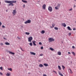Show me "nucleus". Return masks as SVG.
I'll return each mask as SVG.
<instances>
[{
    "label": "nucleus",
    "mask_w": 76,
    "mask_h": 76,
    "mask_svg": "<svg viewBox=\"0 0 76 76\" xmlns=\"http://www.w3.org/2000/svg\"><path fill=\"white\" fill-rule=\"evenodd\" d=\"M5 3H10V4H8L9 6H13L14 4L13 3H16V1H4Z\"/></svg>",
    "instance_id": "f257e3e1"
},
{
    "label": "nucleus",
    "mask_w": 76,
    "mask_h": 76,
    "mask_svg": "<svg viewBox=\"0 0 76 76\" xmlns=\"http://www.w3.org/2000/svg\"><path fill=\"white\" fill-rule=\"evenodd\" d=\"M60 5H61V4H58V6L55 7V9H56V10H58V9H59V8H60Z\"/></svg>",
    "instance_id": "f03ea898"
},
{
    "label": "nucleus",
    "mask_w": 76,
    "mask_h": 76,
    "mask_svg": "<svg viewBox=\"0 0 76 76\" xmlns=\"http://www.w3.org/2000/svg\"><path fill=\"white\" fill-rule=\"evenodd\" d=\"M49 42H52V41H54V39L53 38H49L48 39Z\"/></svg>",
    "instance_id": "7ed1b4c3"
},
{
    "label": "nucleus",
    "mask_w": 76,
    "mask_h": 76,
    "mask_svg": "<svg viewBox=\"0 0 76 76\" xmlns=\"http://www.w3.org/2000/svg\"><path fill=\"white\" fill-rule=\"evenodd\" d=\"M48 10L50 11V12H51L53 11V8L51 7V6H49L48 7Z\"/></svg>",
    "instance_id": "20e7f679"
},
{
    "label": "nucleus",
    "mask_w": 76,
    "mask_h": 76,
    "mask_svg": "<svg viewBox=\"0 0 76 76\" xmlns=\"http://www.w3.org/2000/svg\"><path fill=\"white\" fill-rule=\"evenodd\" d=\"M31 22V20H28L27 21L24 22L25 24H27V23H30Z\"/></svg>",
    "instance_id": "39448f33"
},
{
    "label": "nucleus",
    "mask_w": 76,
    "mask_h": 76,
    "mask_svg": "<svg viewBox=\"0 0 76 76\" xmlns=\"http://www.w3.org/2000/svg\"><path fill=\"white\" fill-rule=\"evenodd\" d=\"M32 39H33L32 37H30L28 38V41L29 42H31Z\"/></svg>",
    "instance_id": "423d86ee"
},
{
    "label": "nucleus",
    "mask_w": 76,
    "mask_h": 76,
    "mask_svg": "<svg viewBox=\"0 0 76 76\" xmlns=\"http://www.w3.org/2000/svg\"><path fill=\"white\" fill-rule=\"evenodd\" d=\"M16 10H14L13 11L12 14H13V16H14L16 15Z\"/></svg>",
    "instance_id": "0eeeda50"
},
{
    "label": "nucleus",
    "mask_w": 76,
    "mask_h": 76,
    "mask_svg": "<svg viewBox=\"0 0 76 76\" xmlns=\"http://www.w3.org/2000/svg\"><path fill=\"white\" fill-rule=\"evenodd\" d=\"M45 7H46V5L44 4L42 6V8L44 10H45Z\"/></svg>",
    "instance_id": "6e6552de"
},
{
    "label": "nucleus",
    "mask_w": 76,
    "mask_h": 76,
    "mask_svg": "<svg viewBox=\"0 0 76 76\" xmlns=\"http://www.w3.org/2000/svg\"><path fill=\"white\" fill-rule=\"evenodd\" d=\"M61 25L62 26H63L64 27H66V25L64 23H62Z\"/></svg>",
    "instance_id": "1a4fd4ad"
},
{
    "label": "nucleus",
    "mask_w": 76,
    "mask_h": 76,
    "mask_svg": "<svg viewBox=\"0 0 76 76\" xmlns=\"http://www.w3.org/2000/svg\"><path fill=\"white\" fill-rule=\"evenodd\" d=\"M32 42L34 45H35V46H36V45H36V44H35V43H36V41H32Z\"/></svg>",
    "instance_id": "9d476101"
},
{
    "label": "nucleus",
    "mask_w": 76,
    "mask_h": 76,
    "mask_svg": "<svg viewBox=\"0 0 76 76\" xmlns=\"http://www.w3.org/2000/svg\"><path fill=\"white\" fill-rule=\"evenodd\" d=\"M30 54H31V55H35L36 54V53H34V52H30Z\"/></svg>",
    "instance_id": "9b49d317"
},
{
    "label": "nucleus",
    "mask_w": 76,
    "mask_h": 76,
    "mask_svg": "<svg viewBox=\"0 0 76 76\" xmlns=\"http://www.w3.org/2000/svg\"><path fill=\"white\" fill-rule=\"evenodd\" d=\"M43 65L45 66H46V67H47V66H48V64H44Z\"/></svg>",
    "instance_id": "f8f14e48"
},
{
    "label": "nucleus",
    "mask_w": 76,
    "mask_h": 76,
    "mask_svg": "<svg viewBox=\"0 0 76 76\" xmlns=\"http://www.w3.org/2000/svg\"><path fill=\"white\" fill-rule=\"evenodd\" d=\"M67 29L69 30V31H72V29L70 28V27L69 26L67 27Z\"/></svg>",
    "instance_id": "ddd939ff"
},
{
    "label": "nucleus",
    "mask_w": 76,
    "mask_h": 76,
    "mask_svg": "<svg viewBox=\"0 0 76 76\" xmlns=\"http://www.w3.org/2000/svg\"><path fill=\"white\" fill-rule=\"evenodd\" d=\"M58 54L59 55V56H61V52L58 51Z\"/></svg>",
    "instance_id": "4468645a"
},
{
    "label": "nucleus",
    "mask_w": 76,
    "mask_h": 76,
    "mask_svg": "<svg viewBox=\"0 0 76 76\" xmlns=\"http://www.w3.org/2000/svg\"><path fill=\"white\" fill-rule=\"evenodd\" d=\"M5 44H6V45H10V43L8 42H6L5 43Z\"/></svg>",
    "instance_id": "2eb2a0df"
},
{
    "label": "nucleus",
    "mask_w": 76,
    "mask_h": 76,
    "mask_svg": "<svg viewBox=\"0 0 76 76\" xmlns=\"http://www.w3.org/2000/svg\"><path fill=\"white\" fill-rule=\"evenodd\" d=\"M39 66L40 67H43V66L42 64H40L39 65Z\"/></svg>",
    "instance_id": "dca6fc26"
},
{
    "label": "nucleus",
    "mask_w": 76,
    "mask_h": 76,
    "mask_svg": "<svg viewBox=\"0 0 76 76\" xmlns=\"http://www.w3.org/2000/svg\"><path fill=\"white\" fill-rule=\"evenodd\" d=\"M52 26L50 27V28H53V27H54L55 26V24L53 23V24L52 25Z\"/></svg>",
    "instance_id": "f3484780"
},
{
    "label": "nucleus",
    "mask_w": 76,
    "mask_h": 76,
    "mask_svg": "<svg viewBox=\"0 0 76 76\" xmlns=\"http://www.w3.org/2000/svg\"><path fill=\"white\" fill-rule=\"evenodd\" d=\"M58 69L59 70H61V66H58Z\"/></svg>",
    "instance_id": "a211bd4d"
},
{
    "label": "nucleus",
    "mask_w": 76,
    "mask_h": 76,
    "mask_svg": "<svg viewBox=\"0 0 76 76\" xmlns=\"http://www.w3.org/2000/svg\"><path fill=\"white\" fill-rule=\"evenodd\" d=\"M45 31L44 30H43L42 31H41V34H44V33H45Z\"/></svg>",
    "instance_id": "6ab92c4d"
},
{
    "label": "nucleus",
    "mask_w": 76,
    "mask_h": 76,
    "mask_svg": "<svg viewBox=\"0 0 76 76\" xmlns=\"http://www.w3.org/2000/svg\"><path fill=\"white\" fill-rule=\"evenodd\" d=\"M58 74L59 75H60L61 76H62L63 75V74L61 73L60 72H58Z\"/></svg>",
    "instance_id": "aec40b11"
},
{
    "label": "nucleus",
    "mask_w": 76,
    "mask_h": 76,
    "mask_svg": "<svg viewBox=\"0 0 76 76\" xmlns=\"http://www.w3.org/2000/svg\"><path fill=\"white\" fill-rule=\"evenodd\" d=\"M25 34L26 35H29V34H30V33L27 32H26L25 33Z\"/></svg>",
    "instance_id": "412c9836"
},
{
    "label": "nucleus",
    "mask_w": 76,
    "mask_h": 76,
    "mask_svg": "<svg viewBox=\"0 0 76 76\" xmlns=\"http://www.w3.org/2000/svg\"><path fill=\"white\" fill-rule=\"evenodd\" d=\"M9 53L10 54H13V55H14L15 54V53H14L10 51Z\"/></svg>",
    "instance_id": "4be33fe9"
},
{
    "label": "nucleus",
    "mask_w": 76,
    "mask_h": 76,
    "mask_svg": "<svg viewBox=\"0 0 76 76\" xmlns=\"http://www.w3.org/2000/svg\"><path fill=\"white\" fill-rule=\"evenodd\" d=\"M22 1L23 2V3H28V2L26 1H24L23 0H22Z\"/></svg>",
    "instance_id": "5701e85b"
},
{
    "label": "nucleus",
    "mask_w": 76,
    "mask_h": 76,
    "mask_svg": "<svg viewBox=\"0 0 76 76\" xmlns=\"http://www.w3.org/2000/svg\"><path fill=\"white\" fill-rule=\"evenodd\" d=\"M72 53L74 56H75V53L74 52H72Z\"/></svg>",
    "instance_id": "b1692460"
},
{
    "label": "nucleus",
    "mask_w": 76,
    "mask_h": 76,
    "mask_svg": "<svg viewBox=\"0 0 76 76\" xmlns=\"http://www.w3.org/2000/svg\"><path fill=\"white\" fill-rule=\"evenodd\" d=\"M10 74L9 73H7V74H6V75L7 76H10Z\"/></svg>",
    "instance_id": "393cba45"
},
{
    "label": "nucleus",
    "mask_w": 76,
    "mask_h": 76,
    "mask_svg": "<svg viewBox=\"0 0 76 76\" xmlns=\"http://www.w3.org/2000/svg\"><path fill=\"white\" fill-rule=\"evenodd\" d=\"M7 69L8 70H10V71H12V69L11 68H8Z\"/></svg>",
    "instance_id": "a878e982"
},
{
    "label": "nucleus",
    "mask_w": 76,
    "mask_h": 76,
    "mask_svg": "<svg viewBox=\"0 0 76 76\" xmlns=\"http://www.w3.org/2000/svg\"><path fill=\"white\" fill-rule=\"evenodd\" d=\"M54 29L55 30H58V28L57 27H55Z\"/></svg>",
    "instance_id": "bb28decb"
},
{
    "label": "nucleus",
    "mask_w": 76,
    "mask_h": 76,
    "mask_svg": "<svg viewBox=\"0 0 76 76\" xmlns=\"http://www.w3.org/2000/svg\"><path fill=\"white\" fill-rule=\"evenodd\" d=\"M50 50H51V51H54V49L51 48H50Z\"/></svg>",
    "instance_id": "cd10ccee"
},
{
    "label": "nucleus",
    "mask_w": 76,
    "mask_h": 76,
    "mask_svg": "<svg viewBox=\"0 0 76 76\" xmlns=\"http://www.w3.org/2000/svg\"><path fill=\"white\" fill-rule=\"evenodd\" d=\"M69 70H70V73H71V74H72V73H73V72H72V70H71V69H69Z\"/></svg>",
    "instance_id": "c85d7f7f"
},
{
    "label": "nucleus",
    "mask_w": 76,
    "mask_h": 76,
    "mask_svg": "<svg viewBox=\"0 0 76 76\" xmlns=\"http://www.w3.org/2000/svg\"><path fill=\"white\" fill-rule=\"evenodd\" d=\"M62 67L63 68V70H64V69H65V67H64V66L62 65Z\"/></svg>",
    "instance_id": "c756f323"
},
{
    "label": "nucleus",
    "mask_w": 76,
    "mask_h": 76,
    "mask_svg": "<svg viewBox=\"0 0 76 76\" xmlns=\"http://www.w3.org/2000/svg\"><path fill=\"white\" fill-rule=\"evenodd\" d=\"M29 45L31 46H32V43H29Z\"/></svg>",
    "instance_id": "7c9ffc66"
},
{
    "label": "nucleus",
    "mask_w": 76,
    "mask_h": 76,
    "mask_svg": "<svg viewBox=\"0 0 76 76\" xmlns=\"http://www.w3.org/2000/svg\"><path fill=\"white\" fill-rule=\"evenodd\" d=\"M0 69H1V70H3V67H0Z\"/></svg>",
    "instance_id": "2f4dec72"
},
{
    "label": "nucleus",
    "mask_w": 76,
    "mask_h": 76,
    "mask_svg": "<svg viewBox=\"0 0 76 76\" xmlns=\"http://www.w3.org/2000/svg\"><path fill=\"white\" fill-rule=\"evenodd\" d=\"M23 8H25V4L23 5Z\"/></svg>",
    "instance_id": "473e14b6"
},
{
    "label": "nucleus",
    "mask_w": 76,
    "mask_h": 76,
    "mask_svg": "<svg viewBox=\"0 0 76 76\" xmlns=\"http://www.w3.org/2000/svg\"><path fill=\"white\" fill-rule=\"evenodd\" d=\"M43 56V54L41 53L40 54V56Z\"/></svg>",
    "instance_id": "72a5a7b5"
},
{
    "label": "nucleus",
    "mask_w": 76,
    "mask_h": 76,
    "mask_svg": "<svg viewBox=\"0 0 76 76\" xmlns=\"http://www.w3.org/2000/svg\"><path fill=\"white\" fill-rule=\"evenodd\" d=\"M39 44H40V45H41L42 44V43L41 42H39Z\"/></svg>",
    "instance_id": "f704fd0d"
},
{
    "label": "nucleus",
    "mask_w": 76,
    "mask_h": 76,
    "mask_svg": "<svg viewBox=\"0 0 76 76\" xmlns=\"http://www.w3.org/2000/svg\"><path fill=\"white\" fill-rule=\"evenodd\" d=\"M71 34L70 33H69V36H70L71 35Z\"/></svg>",
    "instance_id": "c9c22d12"
},
{
    "label": "nucleus",
    "mask_w": 76,
    "mask_h": 76,
    "mask_svg": "<svg viewBox=\"0 0 76 76\" xmlns=\"http://www.w3.org/2000/svg\"><path fill=\"white\" fill-rule=\"evenodd\" d=\"M72 10V8H71L69 10V11H71Z\"/></svg>",
    "instance_id": "e433bc0d"
},
{
    "label": "nucleus",
    "mask_w": 76,
    "mask_h": 76,
    "mask_svg": "<svg viewBox=\"0 0 76 76\" xmlns=\"http://www.w3.org/2000/svg\"><path fill=\"white\" fill-rule=\"evenodd\" d=\"M2 23H1V22H0V26L1 25Z\"/></svg>",
    "instance_id": "4c0bfd02"
},
{
    "label": "nucleus",
    "mask_w": 76,
    "mask_h": 76,
    "mask_svg": "<svg viewBox=\"0 0 76 76\" xmlns=\"http://www.w3.org/2000/svg\"><path fill=\"white\" fill-rule=\"evenodd\" d=\"M0 75H3V73L1 72H0Z\"/></svg>",
    "instance_id": "58836bf2"
},
{
    "label": "nucleus",
    "mask_w": 76,
    "mask_h": 76,
    "mask_svg": "<svg viewBox=\"0 0 76 76\" xmlns=\"http://www.w3.org/2000/svg\"><path fill=\"white\" fill-rule=\"evenodd\" d=\"M0 44H1V45H3V43H1Z\"/></svg>",
    "instance_id": "ea45409f"
},
{
    "label": "nucleus",
    "mask_w": 76,
    "mask_h": 76,
    "mask_svg": "<svg viewBox=\"0 0 76 76\" xmlns=\"http://www.w3.org/2000/svg\"><path fill=\"white\" fill-rule=\"evenodd\" d=\"M2 28H5V26H2Z\"/></svg>",
    "instance_id": "a19ab883"
},
{
    "label": "nucleus",
    "mask_w": 76,
    "mask_h": 76,
    "mask_svg": "<svg viewBox=\"0 0 76 76\" xmlns=\"http://www.w3.org/2000/svg\"><path fill=\"white\" fill-rule=\"evenodd\" d=\"M72 48H75V47L74 46H72Z\"/></svg>",
    "instance_id": "79ce46f5"
},
{
    "label": "nucleus",
    "mask_w": 76,
    "mask_h": 76,
    "mask_svg": "<svg viewBox=\"0 0 76 76\" xmlns=\"http://www.w3.org/2000/svg\"><path fill=\"white\" fill-rule=\"evenodd\" d=\"M53 72H54L55 73H57V72H56V71H53Z\"/></svg>",
    "instance_id": "37998d69"
},
{
    "label": "nucleus",
    "mask_w": 76,
    "mask_h": 76,
    "mask_svg": "<svg viewBox=\"0 0 76 76\" xmlns=\"http://www.w3.org/2000/svg\"><path fill=\"white\" fill-rule=\"evenodd\" d=\"M41 48L42 49V50L43 49V47H41Z\"/></svg>",
    "instance_id": "c03bdc74"
},
{
    "label": "nucleus",
    "mask_w": 76,
    "mask_h": 76,
    "mask_svg": "<svg viewBox=\"0 0 76 76\" xmlns=\"http://www.w3.org/2000/svg\"><path fill=\"white\" fill-rule=\"evenodd\" d=\"M73 30L74 31H75V30H76V29L75 28H73Z\"/></svg>",
    "instance_id": "a18cd8bd"
},
{
    "label": "nucleus",
    "mask_w": 76,
    "mask_h": 76,
    "mask_svg": "<svg viewBox=\"0 0 76 76\" xmlns=\"http://www.w3.org/2000/svg\"><path fill=\"white\" fill-rule=\"evenodd\" d=\"M17 38H18V39H20V38H19V37H17Z\"/></svg>",
    "instance_id": "49530a36"
},
{
    "label": "nucleus",
    "mask_w": 76,
    "mask_h": 76,
    "mask_svg": "<svg viewBox=\"0 0 76 76\" xmlns=\"http://www.w3.org/2000/svg\"><path fill=\"white\" fill-rule=\"evenodd\" d=\"M20 48L21 49V50L22 51H23V50H22V48H21V47H20Z\"/></svg>",
    "instance_id": "de8ad7c7"
},
{
    "label": "nucleus",
    "mask_w": 76,
    "mask_h": 76,
    "mask_svg": "<svg viewBox=\"0 0 76 76\" xmlns=\"http://www.w3.org/2000/svg\"><path fill=\"white\" fill-rule=\"evenodd\" d=\"M43 76H47L46 75H45V74H43Z\"/></svg>",
    "instance_id": "09e8293b"
},
{
    "label": "nucleus",
    "mask_w": 76,
    "mask_h": 76,
    "mask_svg": "<svg viewBox=\"0 0 76 76\" xmlns=\"http://www.w3.org/2000/svg\"><path fill=\"white\" fill-rule=\"evenodd\" d=\"M68 54H71V53H70V52H68Z\"/></svg>",
    "instance_id": "8fccbe9b"
},
{
    "label": "nucleus",
    "mask_w": 76,
    "mask_h": 76,
    "mask_svg": "<svg viewBox=\"0 0 76 76\" xmlns=\"http://www.w3.org/2000/svg\"><path fill=\"white\" fill-rule=\"evenodd\" d=\"M74 7H76V5H74Z\"/></svg>",
    "instance_id": "3c124183"
},
{
    "label": "nucleus",
    "mask_w": 76,
    "mask_h": 76,
    "mask_svg": "<svg viewBox=\"0 0 76 76\" xmlns=\"http://www.w3.org/2000/svg\"><path fill=\"white\" fill-rule=\"evenodd\" d=\"M30 72H29V73H28V74H30Z\"/></svg>",
    "instance_id": "603ef678"
},
{
    "label": "nucleus",
    "mask_w": 76,
    "mask_h": 76,
    "mask_svg": "<svg viewBox=\"0 0 76 76\" xmlns=\"http://www.w3.org/2000/svg\"><path fill=\"white\" fill-rule=\"evenodd\" d=\"M0 4H1V2H0Z\"/></svg>",
    "instance_id": "864d4df0"
},
{
    "label": "nucleus",
    "mask_w": 76,
    "mask_h": 76,
    "mask_svg": "<svg viewBox=\"0 0 76 76\" xmlns=\"http://www.w3.org/2000/svg\"><path fill=\"white\" fill-rule=\"evenodd\" d=\"M4 39H6L5 38H4Z\"/></svg>",
    "instance_id": "5fc2aeb1"
},
{
    "label": "nucleus",
    "mask_w": 76,
    "mask_h": 76,
    "mask_svg": "<svg viewBox=\"0 0 76 76\" xmlns=\"http://www.w3.org/2000/svg\"><path fill=\"white\" fill-rule=\"evenodd\" d=\"M62 76H63V75Z\"/></svg>",
    "instance_id": "6e6d98bb"
}]
</instances>
